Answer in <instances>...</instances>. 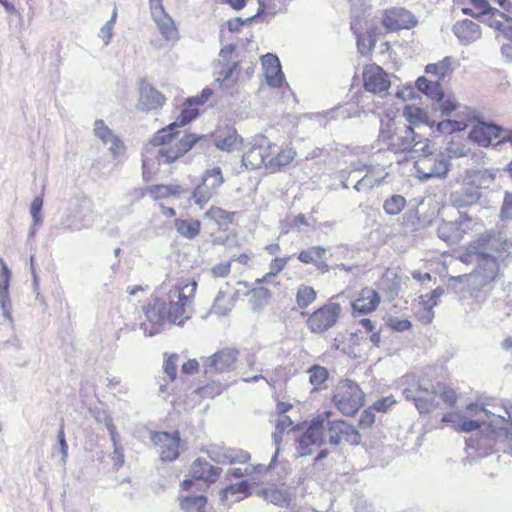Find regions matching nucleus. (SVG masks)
I'll list each match as a JSON object with an SVG mask.
<instances>
[{
    "mask_svg": "<svg viewBox=\"0 0 512 512\" xmlns=\"http://www.w3.org/2000/svg\"><path fill=\"white\" fill-rule=\"evenodd\" d=\"M418 159L414 167L421 180L432 178L443 179L447 176L451 168L450 155L443 151H437L435 144L430 140L422 142Z\"/></svg>",
    "mask_w": 512,
    "mask_h": 512,
    "instance_id": "7ed1b4c3",
    "label": "nucleus"
},
{
    "mask_svg": "<svg viewBox=\"0 0 512 512\" xmlns=\"http://www.w3.org/2000/svg\"><path fill=\"white\" fill-rule=\"evenodd\" d=\"M94 134L101 139L103 144L109 145L108 149L114 158L118 157L125 148L122 140L114 135L112 130L101 119L96 120L94 123Z\"/></svg>",
    "mask_w": 512,
    "mask_h": 512,
    "instance_id": "393cba45",
    "label": "nucleus"
},
{
    "mask_svg": "<svg viewBox=\"0 0 512 512\" xmlns=\"http://www.w3.org/2000/svg\"><path fill=\"white\" fill-rule=\"evenodd\" d=\"M221 468L212 466L209 462L204 459L198 458L191 465L190 479H185L182 482V488L184 490H190L197 480H203L206 482H215L220 476Z\"/></svg>",
    "mask_w": 512,
    "mask_h": 512,
    "instance_id": "a211bd4d",
    "label": "nucleus"
},
{
    "mask_svg": "<svg viewBox=\"0 0 512 512\" xmlns=\"http://www.w3.org/2000/svg\"><path fill=\"white\" fill-rule=\"evenodd\" d=\"M214 193L215 191L201 183L192 191L190 199L202 208L211 199Z\"/></svg>",
    "mask_w": 512,
    "mask_h": 512,
    "instance_id": "de8ad7c7",
    "label": "nucleus"
},
{
    "mask_svg": "<svg viewBox=\"0 0 512 512\" xmlns=\"http://www.w3.org/2000/svg\"><path fill=\"white\" fill-rule=\"evenodd\" d=\"M364 397L363 391L356 382L344 379L336 386L333 402L343 415L352 416L363 406Z\"/></svg>",
    "mask_w": 512,
    "mask_h": 512,
    "instance_id": "6e6552de",
    "label": "nucleus"
},
{
    "mask_svg": "<svg viewBox=\"0 0 512 512\" xmlns=\"http://www.w3.org/2000/svg\"><path fill=\"white\" fill-rule=\"evenodd\" d=\"M364 88L374 94L385 93L390 87V81L385 71L377 65L365 68L363 72Z\"/></svg>",
    "mask_w": 512,
    "mask_h": 512,
    "instance_id": "412c9836",
    "label": "nucleus"
},
{
    "mask_svg": "<svg viewBox=\"0 0 512 512\" xmlns=\"http://www.w3.org/2000/svg\"><path fill=\"white\" fill-rule=\"evenodd\" d=\"M396 403L393 396H386L374 402L372 409L379 412H386L392 405Z\"/></svg>",
    "mask_w": 512,
    "mask_h": 512,
    "instance_id": "052dcab7",
    "label": "nucleus"
},
{
    "mask_svg": "<svg viewBox=\"0 0 512 512\" xmlns=\"http://www.w3.org/2000/svg\"><path fill=\"white\" fill-rule=\"evenodd\" d=\"M494 431L488 429L486 432H478L475 436H471L467 441V447L480 451L479 455H488L494 451L495 439Z\"/></svg>",
    "mask_w": 512,
    "mask_h": 512,
    "instance_id": "2f4dec72",
    "label": "nucleus"
},
{
    "mask_svg": "<svg viewBox=\"0 0 512 512\" xmlns=\"http://www.w3.org/2000/svg\"><path fill=\"white\" fill-rule=\"evenodd\" d=\"M309 382L313 386H319L323 384L329 376L328 370L320 365H313L308 369Z\"/></svg>",
    "mask_w": 512,
    "mask_h": 512,
    "instance_id": "09e8293b",
    "label": "nucleus"
},
{
    "mask_svg": "<svg viewBox=\"0 0 512 512\" xmlns=\"http://www.w3.org/2000/svg\"><path fill=\"white\" fill-rule=\"evenodd\" d=\"M330 417L325 420L324 431V436L327 437L326 440L330 445L338 446L342 440L354 446L360 444L361 435L353 425L341 419L331 420Z\"/></svg>",
    "mask_w": 512,
    "mask_h": 512,
    "instance_id": "f8f14e48",
    "label": "nucleus"
},
{
    "mask_svg": "<svg viewBox=\"0 0 512 512\" xmlns=\"http://www.w3.org/2000/svg\"><path fill=\"white\" fill-rule=\"evenodd\" d=\"M450 204L457 209H468L479 207L480 209H488L490 201L481 191V187L470 181L464 183L458 189L449 194Z\"/></svg>",
    "mask_w": 512,
    "mask_h": 512,
    "instance_id": "1a4fd4ad",
    "label": "nucleus"
},
{
    "mask_svg": "<svg viewBox=\"0 0 512 512\" xmlns=\"http://www.w3.org/2000/svg\"><path fill=\"white\" fill-rule=\"evenodd\" d=\"M116 11H113L111 19L107 21L100 30L99 36L103 39L104 45H108L112 38V29L116 20Z\"/></svg>",
    "mask_w": 512,
    "mask_h": 512,
    "instance_id": "4d7b16f0",
    "label": "nucleus"
},
{
    "mask_svg": "<svg viewBox=\"0 0 512 512\" xmlns=\"http://www.w3.org/2000/svg\"><path fill=\"white\" fill-rule=\"evenodd\" d=\"M206 217L209 219L214 220L217 223H221L222 221H225L229 218V214L227 211H225L222 208L219 207H212L210 208L206 213Z\"/></svg>",
    "mask_w": 512,
    "mask_h": 512,
    "instance_id": "bf43d9fd",
    "label": "nucleus"
},
{
    "mask_svg": "<svg viewBox=\"0 0 512 512\" xmlns=\"http://www.w3.org/2000/svg\"><path fill=\"white\" fill-rule=\"evenodd\" d=\"M238 353L236 349L225 348L205 358L203 361L204 373L211 376L233 370Z\"/></svg>",
    "mask_w": 512,
    "mask_h": 512,
    "instance_id": "dca6fc26",
    "label": "nucleus"
},
{
    "mask_svg": "<svg viewBox=\"0 0 512 512\" xmlns=\"http://www.w3.org/2000/svg\"><path fill=\"white\" fill-rule=\"evenodd\" d=\"M327 249L323 246H311L298 253V260L303 264L315 265L326 256Z\"/></svg>",
    "mask_w": 512,
    "mask_h": 512,
    "instance_id": "4c0bfd02",
    "label": "nucleus"
},
{
    "mask_svg": "<svg viewBox=\"0 0 512 512\" xmlns=\"http://www.w3.org/2000/svg\"><path fill=\"white\" fill-rule=\"evenodd\" d=\"M57 440L58 445L61 453V463L62 465L66 464L67 458H68V444L65 439V432H64V423L62 422L60 425V428L57 433Z\"/></svg>",
    "mask_w": 512,
    "mask_h": 512,
    "instance_id": "5fc2aeb1",
    "label": "nucleus"
},
{
    "mask_svg": "<svg viewBox=\"0 0 512 512\" xmlns=\"http://www.w3.org/2000/svg\"><path fill=\"white\" fill-rule=\"evenodd\" d=\"M279 450L280 449H277L275 451V453L272 456L271 461H270L268 466H265V465H262V464H258V465L249 467L250 471H251V474L252 473H266V472L272 470L275 467V464H276V461H277V458H278V455H279Z\"/></svg>",
    "mask_w": 512,
    "mask_h": 512,
    "instance_id": "0e129e2a",
    "label": "nucleus"
},
{
    "mask_svg": "<svg viewBox=\"0 0 512 512\" xmlns=\"http://www.w3.org/2000/svg\"><path fill=\"white\" fill-rule=\"evenodd\" d=\"M383 140L387 149L393 153L413 152L418 155L422 142H428L429 139L415 133L411 125L404 124L395 127L394 131L387 136L383 134Z\"/></svg>",
    "mask_w": 512,
    "mask_h": 512,
    "instance_id": "0eeeda50",
    "label": "nucleus"
},
{
    "mask_svg": "<svg viewBox=\"0 0 512 512\" xmlns=\"http://www.w3.org/2000/svg\"><path fill=\"white\" fill-rule=\"evenodd\" d=\"M266 499L279 507H289L292 502L291 494L286 489H266L264 491Z\"/></svg>",
    "mask_w": 512,
    "mask_h": 512,
    "instance_id": "58836bf2",
    "label": "nucleus"
},
{
    "mask_svg": "<svg viewBox=\"0 0 512 512\" xmlns=\"http://www.w3.org/2000/svg\"><path fill=\"white\" fill-rule=\"evenodd\" d=\"M196 291V283L185 285L184 287H175L167 294L166 302V320L178 326L191 317L192 297Z\"/></svg>",
    "mask_w": 512,
    "mask_h": 512,
    "instance_id": "39448f33",
    "label": "nucleus"
},
{
    "mask_svg": "<svg viewBox=\"0 0 512 512\" xmlns=\"http://www.w3.org/2000/svg\"><path fill=\"white\" fill-rule=\"evenodd\" d=\"M331 411H324L318 416L314 417L311 421L305 432L301 435L299 440L302 443H307L309 445H318L322 446L327 443L326 437L324 436L325 431V420L327 417L331 416Z\"/></svg>",
    "mask_w": 512,
    "mask_h": 512,
    "instance_id": "4be33fe9",
    "label": "nucleus"
},
{
    "mask_svg": "<svg viewBox=\"0 0 512 512\" xmlns=\"http://www.w3.org/2000/svg\"><path fill=\"white\" fill-rule=\"evenodd\" d=\"M62 227L65 229V230H68V231H80L84 225L79 222L75 216H68L65 220L62 221Z\"/></svg>",
    "mask_w": 512,
    "mask_h": 512,
    "instance_id": "338daca9",
    "label": "nucleus"
},
{
    "mask_svg": "<svg viewBox=\"0 0 512 512\" xmlns=\"http://www.w3.org/2000/svg\"><path fill=\"white\" fill-rule=\"evenodd\" d=\"M472 218L466 214L461 213L460 218L454 221H443L437 228V235L443 241L449 244H457L466 233L462 228L463 222H471Z\"/></svg>",
    "mask_w": 512,
    "mask_h": 512,
    "instance_id": "aec40b11",
    "label": "nucleus"
},
{
    "mask_svg": "<svg viewBox=\"0 0 512 512\" xmlns=\"http://www.w3.org/2000/svg\"><path fill=\"white\" fill-rule=\"evenodd\" d=\"M175 228L177 232L187 239H194L201 229V223L192 219H175Z\"/></svg>",
    "mask_w": 512,
    "mask_h": 512,
    "instance_id": "c9c22d12",
    "label": "nucleus"
},
{
    "mask_svg": "<svg viewBox=\"0 0 512 512\" xmlns=\"http://www.w3.org/2000/svg\"><path fill=\"white\" fill-rule=\"evenodd\" d=\"M417 89L434 101V110H439L441 115H450L459 107V103L451 98H445L444 91L439 81H431L424 76L416 80Z\"/></svg>",
    "mask_w": 512,
    "mask_h": 512,
    "instance_id": "9d476101",
    "label": "nucleus"
},
{
    "mask_svg": "<svg viewBox=\"0 0 512 512\" xmlns=\"http://www.w3.org/2000/svg\"><path fill=\"white\" fill-rule=\"evenodd\" d=\"M482 424L483 422L478 419H464L458 424V426L463 432H473L479 430Z\"/></svg>",
    "mask_w": 512,
    "mask_h": 512,
    "instance_id": "e2e57ef3",
    "label": "nucleus"
},
{
    "mask_svg": "<svg viewBox=\"0 0 512 512\" xmlns=\"http://www.w3.org/2000/svg\"><path fill=\"white\" fill-rule=\"evenodd\" d=\"M388 325L395 331L403 332L409 330L412 326L408 319H398L392 317L389 319Z\"/></svg>",
    "mask_w": 512,
    "mask_h": 512,
    "instance_id": "680f3d73",
    "label": "nucleus"
},
{
    "mask_svg": "<svg viewBox=\"0 0 512 512\" xmlns=\"http://www.w3.org/2000/svg\"><path fill=\"white\" fill-rule=\"evenodd\" d=\"M242 143L243 139L233 127H228L223 135L217 136L214 140V145L217 149L229 153L240 150Z\"/></svg>",
    "mask_w": 512,
    "mask_h": 512,
    "instance_id": "473e14b6",
    "label": "nucleus"
},
{
    "mask_svg": "<svg viewBox=\"0 0 512 512\" xmlns=\"http://www.w3.org/2000/svg\"><path fill=\"white\" fill-rule=\"evenodd\" d=\"M146 321L140 324L146 336H153L160 333L165 325L166 301L154 298L152 302L142 307Z\"/></svg>",
    "mask_w": 512,
    "mask_h": 512,
    "instance_id": "4468645a",
    "label": "nucleus"
},
{
    "mask_svg": "<svg viewBox=\"0 0 512 512\" xmlns=\"http://www.w3.org/2000/svg\"><path fill=\"white\" fill-rule=\"evenodd\" d=\"M468 257L476 263L473 273L469 277L470 284L483 289L490 285L498 276L503 263L490 252L468 251Z\"/></svg>",
    "mask_w": 512,
    "mask_h": 512,
    "instance_id": "423d86ee",
    "label": "nucleus"
},
{
    "mask_svg": "<svg viewBox=\"0 0 512 512\" xmlns=\"http://www.w3.org/2000/svg\"><path fill=\"white\" fill-rule=\"evenodd\" d=\"M468 251H485L497 256L506 267L512 260V241L506 233L489 229L470 243Z\"/></svg>",
    "mask_w": 512,
    "mask_h": 512,
    "instance_id": "20e7f679",
    "label": "nucleus"
},
{
    "mask_svg": "<svg viewBox=\"0 0 512 512\" xmlns=\"http://www.w3.org/2000/svg\"><path fill=\"white\" fill-rule=\"evenodd\" d=\"M207 498L204 495H188L183 497L180 507L183 512H206Z\"/></svg>",
    "mask_w": 512,
    "mask_h": 512,
    "instance_id": "e433bc0d",
    "label": "nucleus"
},
{
    "mask_svg": "<svg viewBox=\"0 0 512 512\" xmlns=\"http://www.w3.org/2000/svg\"><path fill=\"white\" fill-rule=\"evenodd\" d=\"M406 400H412L420 414L432 412L437 407L436 396L452 406L456 403L455 391L440 382L433 384L418 383L415 388H405L402 391Z\"/></svg>",
    "mask_w": 512,
    "mask_h": 512,
    "instance_id": "f03ea898",
    "label": "nucleus"
},
{
    "mask_svg": "<svg viewBox=\"0 0 512 512\" xmlns=\"http://www.w3.org/2000/svg\"><path fill=\"white\" fill-rule=\"evenodd\" d=\"M481 4L483 6V15H490V18H496L497 16L503 19H506L509 15L505 12L499 11L497 8L491 7L486 0H481Z\"/></svg>",
    "mask_w": 512,
    "mask_h": 512,
    "instance_id": "774afa93",
    "label": "nucleus"
},
{
    "mask_svg": "<svg viewBox=\"0 0 512 512\" xmlns=\"http://www.w3.org/2000/svg\"><path fill=\"white\" fill-rule=\"evenodd\" d=\"M202 183L216 192V190L224 183V178L220 167H214L205 171Z\"/></svg>",
    "mask_w": 512,
    "mask_h": 512,
    "instance_id": "37998d69",
    "label": "nucleus"
},
{
    "mask_svg": "<svg viewBox=\"0 0 512 512\" xmlns=\"http://www.w3.org/2000/svg\"><path fill=\"white\" fill-rule=\"evenodd\" d=\"M469 139L483 147L493 145L494 140H497L496 145L505 142L512 144V130H503L497 124L480 121L469 132Z\"/></svg>",
    "mask_w": 512,
    "mask_h": 512,
    "instance_id": "9b49d317",
    "label": "nucleus"
},
{
    "mask_svg": "<svg viewBox=\"0 0 512 512\" xmlns=\"http://www.w3.org/2000/svg\"><path fill=\"white\" fill-rule=\"evenodd\" d=\"M266 137L260 136L255 140L251 148L242 156V163L247 169L255 170L263 165L267 168V150L265 145Z\"/></svg>",
    "mask_w": 512,
    "mask_h": 512,
    "instance_id": "5701e85b",
    "label": "nucleus"
},
{
    "mask_svg": "<svg viewBox=\"0 0 512 512\" xmlns=\"http://www.w3.org/2000/svg\"><path fill=\"white\" fill-rule=\"evenodd\" d=\"M151 14L162 37L166 41L176 42L179 39V34L174 20L165 11L159 13V10H156L151 12Z\"/></svg>",
    "mask_w": 512,
    "mask_h": 512,
    "instance_id": "c756f323",
    "label": "nucleus"
},
{
    "mask_svg": "<svg viewBox=\"0 0 512 512\" xmlns=\"http://www.w3.org/2000/svg\"><path fill=\"white\" fill-rule=\"evenodd\" d=\"M262 65L265 68L268 85L275 88L281 87L284 82V74L281 70L279 58L268 53L262 57Z\"/></svg>",
    "mask_w": 512,
    "mask_h": 512,
    "instance_id": "a878e982",
    "label": "nucleus"
},
{
    "mask_svg": "<svg viewBox=\"0 0 512 512\" xmlns=\"http://www.w3.org/2000/svg\"><path fill=\"white\" fill-rule=\"evenodd\" d=\"M452 58L445 57L441 61L437 63L427 64L425 67V72L427 74H433L437 77V81H440L445 78L448 72L451 70Z\"/></svg>",
    "mask_w": 512,
    "mask_h": 512,
    "instance_id": "a19ab883",
    "label": "nucleus"
},
{
    "mask_svg": "<svg viewBox=\"0 0 512 512\" xmlns=\"http://www.w3.org/2000/svg\"><path fill=\"white\" fill-rule=\"evenodd\" d=\"M166 101L165 96L155 89L147 81H142L140 84V98L138 108L143 111H149L160 108Z\"/></svg>",
    "mask_w": 512,
    "mask_h": 512,
    "instance_id": "b1692460",
    "label": "nucleus"
},
{
    "mask_svg": "<svg viewBox=\"0 0 512 512\" xmlns=\"http://www.w3.org/2000/svg\"><path fill=\"white\" fill-rule=\"evenodd\" d=\"M406 206V199L402 195H392L383 203V209L387 215L395 216L400 214Z\"/></svg>",
    "mask_w": 512,
    "mask_h": 512,
    "instance_id": "79ce46f5",
    "label": "nucleus"
},
{
    "mask_svg": "<svg viewBox=\"0 0 512 512\" xmlns=\"http://www.w3.org/2000/svg\"><path fill=\"white\" fill-rule=\"evenodd\" d=\"M225 297V292L220 290L214 300L213 306H212V312L217 314L218 316H226L232 307V304L230 305H222V300Z\"/></svg>",
    "mask_w": 512,
    "mask_h": 512,
    "instance_id": "603ef678",
    "label": "nucleus"
},
{
    "mask_svg": "<svg viewBox=\"0 0 512 512\" xmlns=\"http://www.w3.org/2000/svg\"><path fill=\"white\" fill-rule=\"evenodd\" d=\"M151 442L158 447L160 459L164 462H171L179 456V446L181 442L178 431L174 432H153Z\"/></svg>",
    "mask_w": 512,
    "mask_h": 512,
    "instance_id": "2eb2a0df",
    "label": "nucleus"
},
{
    "mask_svg": "<svg viewBox=\"0 0 512 512\" xmlns=\"http://www.w3.org/2000/svg\"><path fill=\"white\" fill-rule=\"evenodd\" d=\"M316 291L313 287L301 285L296 294V302L300 308H307L316 300Z\"/></svg>",
    "mask_w": 512,
    "mask_h": 512,
    "instance_id": "c03bdc74",
    "label": "nucleus"
},
{
    "mask_svg": "<svg viewBox=\"0 0 512 512\" xmlns=\"http://www.w3.org/2000/svg\"><path fill=\"white\" fill-rule=\"evenodd\" d=\"M350 28L357 40L359 51L364 54L375 46L376 34L374 31H368L367 37L362 33L363 27L358 16H352Z\"/></svg>",
    "mask_w": 512,
    "mask_h": 512,
    "instance_id": "7c9ffc66",
    "label": "nucleus"
},
{
    "mask_svg": "<svg viewBox=\"0 0 512 512\" xmlns=\"http://www.w3.org/2000/svg\"><path fill=\"white\" fill-rule=\"evenodd\" d=\"M198 109L187 106L181 111L176 121L169 126L158 130L147 143L142 152V171L145 181L160 170L162 165L175 162L179 157L192 148H208L212 144V138L207 135L184 133L180 136L179 126H184L196 119Z\"/></svg>",
    "mask_w": 512,
    "mask_h": 512,
    "instance_id": "f257e3e1",
    "label": "nucleus"
},
{
    "mask_svg": "<svg viewBox=\"0 0 512 512\" xmlns=\"http://www.w3.org/2000/svg\"><path fill=\"white\" fill-rule=\"evenodd\" d=\"M404 117L410 124L423 123L428 124V115L425 110L419 107L406 106Z\"/></svg>",
    "mask_w": 512,
    "mask_h": 512,
    "instance_id": "49530a36",
    "label": "nucleus"
},
{
    "mask_svg": "<svg viewBox=\"0 0 512 512\" xmlns=\"http://www.w3.org/2000/svg\"><path fill=\"white\" fill-rule=\"evenodd\" d=\"M215 71L214 75L216 76L215 81L218 82L221 86L228 81H232L233 83L237 80V69L239 66V62L235 61L231 64H222L221 60H217L214 62Z\"/></svg>",
    "mask_w": 512,
    "mask_h": 512,
    "instance_id": "72a5a7b5",
    "label": "nucleus"
},
{
    "mask_svg": "<svg viewBox=\"0 0 512 512\" xmlns=\"http://www.w3.org/2000/svg\"><path fill=\"white\" fill-rule=\"evenodd\" d=\"M380 302L378 292L371 288L362 289L360 296L352 303L354 313L367 314L376 310Z\"/></svg>",
    "mask_w": 512,
    "mask_h": 512,
    "instance_id": "c85d7f7f",
    "label": "nucleus"
},
{
    "mask_svg": "<svg viewBox=\"0 0 512 512\" xmlns=\"http://www.w3.org/2000/svg\"><path fill=\"white\" fill-rule=\"evenodd\" d=\"M258 2H259L260 6H259V9H258V12L255 15L250 16V17L246 18L245 20H243L241 17H236V18L230 19L228 21V29H229V31L236 32L244 24L253 22L263 12L264 4H263L262 0H258Z\"/></svg>",
    "mask_w": 512,
    "mask_h": 512,
    "instance_id": "8fccbe9b",
    "label": "nucleus"
},
{
    "mask_svg": "<svg viewBox=\"0 0 512 512\" xmlns=\"http://www.w3.org/2000/svg\"><path fill=\"white\" fill-rule=\"evenodd\" d=\"M43 207L42 197H35L30 206V214L33 219V225H39L42 223L41 211Z\"/></svg>",
    "mask_w": 512,
    "mask_h": 512,
    "instance_id": "864d4df0",
    "label": "nucleus"
},
{
    "mask_svg": "<svg viewBox=\"0 0 512 512\" xmlns=\"http://www.w3.org/2000/svg\"><path fill=\"white\" fill-rule=\"evenodd\" d=\"M178 360L179 355L172 354L164 362V372L167 374L171 381L176 379Z\"/></svg>",
    "mask_w": 512,
    "mask_h": 512,
    "instance_id": "6e6d98bb",
    "label": "nucleus"
},
{
    "mask_svg": "<svg viewBox=\"0 0 512 512\" xmlns=\"http://www.w3.org/2000/svg\"><path fill=\"white\" fill-rule=\"evenodd\" d=\"M382 25L388 31L410 29L417 24L415 16L404 8H393L384 12Z\"/></svg>",
    "mask_w": 512,
    "mask_h": 512,
    "instance_id": "6ab92c4d",
    "label": "nucleus"
},
{
    "mask_svg": "<svg viewBox=\"0 0 512 512\" xmlns=\"http://www.w3.org/2000/svg\"><path fill=\"white\" fill-rule=\"evenodd\" d=\"M249 488L250 484L246 480L226 486L220 493L221 504L225 508H229L231 504L239 502L244 496L249 495Z\"/></svg>",
    "mask_w": 512,
    "mask_h": 512,
    "instance_id": "cd10ccee",
    "label": "nucleus"
},
{
    "mask_svg": "<svg viewBox=\"0 0 512 512\" xmlns=\"http://www.w3.org/2000/svg\"><path fill=\"white\" fill-rule=\"evenodd\" d=\"M209 458L218 464L247 463L251 456L242 449L212 444L206 448Z\"/></svg>",
    "mask_w": 512,
    "mask_h": 512,
    "instance_id": "f3484780",
    "label": "nucleus"
},
{
    "mask_svg": "<svg viewBox=\"0 0 512 512\" xmlns=\"http://www.w3.org/2000/svg\"><path fill=\"white\" fill-rule=\"evenodd\" d=\"M453 33L460 43L468 45L481 37V28L472 20L464 19L454 24Z\"/></svg>",
    "mask_w": 512,
    "mask_h": 512,
    "instance_id": "bb28decb",
    "label": "nucleus"
},
{
    "mask_svg": "<svg viewBox=\"0 0 512 512\" xmlns=\"http://www.w3.org/2000/svg\"><path fill=\"white\" fill-rule=\"evenodd\" d=\"M277 151V156H273L267 161V169L275 172L282 166L288 165L295 157V152L292 149H283L281 147H272Z\"/></svg>",
    "mask_w": 512,
    "mask_h": 512,
    "instance_id": "f704fd0d",
    "label": "nucleus"
},
{
    "mask_svg": "<svg viewBox=\"0 0 512 512\" xmlns=\"http://www.w3.org/2000/svg\"><path fill=\"white\" fill-rule=\"evenodd\" d=\"M467 123L464 120L446 119L437 124L436 130L441 134H452L465 130Z\"/></svg>",
    "mask_w": 512,
    "mask_h": 512,
    "instance_id": "a18cd8bd",
    "label": "nucleus"
},
{
    "mask_svg": "<svg viewBox=\"0 0 512 512\" xmlns=\"http://www.w3.org/2000/svg\"><path fill=\"white\" fill-rule=\"evenodd\" d=\"M341 311L339 303L329 302L309 315L307 327L312 333H324L337 323Z\"/></svg>",
    "mask_w": 512,
    "mask_h": 512,
    "instance_id": "ddd939ff",
    "label": "nucleus"
},
{
    "mask_svg": "<svg viewBox=\"0 0 512 512\" xmlns=\"http://www.w3.org/2000/svg\"><path fill=\"white\" fill-rule=\"evenodd\" d=\"M149 193L153 199L167 198L170 196L169 190H168V185H164V184L153 185L149 189Z\"/></svg>",
    "mask_w": 512,
    "mask_h": 512,
    "instance_id": "69168bd1",
    "label": "nucleus"
},
{
    "mask_svg": "<svg viewBox=\"0 0 512 512\" xmlns=\"http://www.w3.org/2000/svg\"><path fill=\"white\" fill-rule=\"evenodd\" d=\"M248 295L250 296L249 302L254 312L261 310L271 297L270 291L265 287L254 288L249 291Z\"/></svg>",
    "mask_w": 512,
    "mask_h": 512,
    "instance_id": "ea45409f",
    "label": "nucleus"
},
{
    "mask_svg": "<svg viewBox=\"0 0 512 512\" xmlns=\"http://www.w3.org/2000/svg\"><path fill=\"white\" fill-rule=\"evenodd\" d=\"M196 392L204 398H214L215 396L221 394L222 386L220 383L213 382L212 384H208L202 387H199Z\"/></svg>",
    "mask_w": 512,
    "mask_h": 512,
    "instance_id": "3c124183",
    "label": "nucleus"
},
{
    "mask_svg": "<svg viewBox=\"0 0 512 512\" xmlns=\"http://www.w3.org/2000/svg\"><path fill=\"white\" fill-rule=\"evenodd\" d=\"M497 170L495 169H480L475 172V177L481 184H491L496 179Z\"/></svg>",
    "mask_w": 512,
    "mask_h": 512,
    "instance_id": "13d9d810",
    "label": "nucleus"
}]
</instances>
